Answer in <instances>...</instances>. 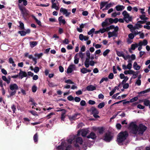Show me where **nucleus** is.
<instances>
[{"label":"nucleus","instance_id":"obj_1","mask_svg":"<svg viewBox=\"0 0 150 150\" xmlns=\"http://www.w3.org/2000/svg\"><path fill=\"white\" fill-rule=\"evenodd\" d=\"M128 132L125 131L120 132L117 136V141L119 145H122L123 142L126 139L128 136Z\"/></svg>","mask_w":150,"mask_h":150},{"label":"nucleus","instance_id":"obj_2","mask_svg":"<svg viewBox=\"0 0 150 150\" xmlns=\"http://www.w3.org/2000/svg\"><path fill=\"white\" fill-rule=\"evenodd\" d=\"M9 88L8 89V91L9 96H8V97H11L16 94L17 90L18 89V87L16 83H11L9 86Z\"/></svg>","mask_w":150,"mask_h":150},{"label":"nucleus","instance_id":"obj_3","mask_svg":"<svg viewBox=\"0 0 150 150\" xmlns=\"http://www.w3.org/2000/svg\"><path fill=\"white\" fill-rule=\"evenodd\" d=\"M122 14L124 16L123 19H118V21L121 23L124 22V20L127 23H128L129 21H132V17L130 16L129 14L125 10L122 13Z\"/></svg>","mask_w":150,"mask_h":150},{"label":"nucleus","instance_id":"obj_4","mask_svg":"<svg viewBox=\"0 0 150 150\" xmlns=\"http://www.w3.org/2000/svg\"><path fill=\"white\" fill-rule=\"evenodd\" d=\"M87 111L88 112H90L91 114H93V117L95 118L100 117V116L98 115L99 113V111L94 107L92 106L89 110H87Z\"/></svg>","mask_w":150,"mask_h":150},{"label":"nucleus","instance_id":"obj_5","mask_svg":"<svg viewBox=\"0 0 150 150\" xmlns=\"http://www.w3.org/2000/svg\"><path fill=\"white\" fill-rule=\"evenodd\" d=\"M129 127L132 128V132L134 134H136L138 132V126L133 122L129 124Z\"/></svg>","mask_w":150,"mask_h":150},{"label":"nucleus","instance_id":"obj_6","mask_svg":"<svg viewBox=\"0 0 150 150\" xmlns=\"http://www.w3.org/2000/svg\"><path fill=\"white\" fill-rule=\"evenodd\" d=\"M18 6L19 9L21 11V14L23 16L27 17L29 15V11L25 8L22 5H20L19 4H18Z\"/></svg>","mask_w":150,"mask_h":150},{"label":"nucleus","instance_id":"obj_7","mask_svg":"<svg viewBox=\"0 0 150 150\" xmlns=\"http://www.w3.org/2000/svg\"><path fill=\"white\" fill-rule=\"evenodd\" d=\"M112 138L110 132H107L104 134L103 139L106 142H109L112 139Z\"/></svg>","mask_w":150,"mask_h":150},{"label":"nucleus","instance_id":"obj_8","mask_svg":"<svg viewBox=\"0 0 150 150\" xmlns=\"http://www.w3.org/2000/svg\"><path fill=\"white\" fill-rule=\"evenodd\" d=\"M147 128L146 127L142 124H140L138 126L139 134H143Z\"/></svg>","mask_w":150,"mask_h":150},{"label":"nucleus","instance_id":"obj_9","mask_svg":"<svg viewBox=\"0 0 150 150\" xmlns=\"http://www.w3.org/2000/svg\"><path fill=\"white\" fill-rule=\"evenodd\" d=\"M20 71L19 73V76H20V78L22 79L24 77H26L27 76V74L26 72L23 71L21 69L20 70Z\"/></svg>","mask_w":150,"mask_h":150},{"label":"nucleus","instance_id":"obj_10","mask_svg":"<svg viewBox=\"0 0 150 150\" xmlns=\"http://www.w3.org/2000/svg\"><path fill=\"white\" fill-rule=\"evenodd\" d=\"M75 65L74 64H71L69 65L67 70V73H70L72 72L73 71V69H75Z\"/></svg>","mask_w":150,"mask_h":150},{"label":"nucleus","instance_id":"obj_11","mask_svg":"<svg viewBox=\"0 0 150 150\" xmlns=\"http://www.w3.org/2000/svg\"><path fill=\"white\" fill-rule=\"evenodd\" d=\"M80 115V114L79 113H76L72 116H69L68 117L71 121H72L76 119L77 115Z\"/></svg>","mask_w":150,"mask_h":150},{"label":"nucleus","instance_id":"obj_12","mask_svg":"<svg viewBox=\"0 0 150 150\" xmlns=\"http://www.w3.org/2000/svg\"><path fill=\"white\" fill-rule=\"evenodd\" d=\"M97 137L96 134L93 132H92L90 134L87 136L88 139L91 138L93 139H95Z\"/></svg>","mask_w":150,"mask_h":150},{"label":"nucleus","instance_id":"obj_13","mask_svg":"<svg viewBox=\"0 0 150 150\" xmlns=\"http://www.w3.org/2000/svg\"><path fill=\"white\" fill-rule=\"evenodd\" d=\"M66 146V143L65 142H62L60 145L57 146V149L59 150L63 149Z\"/></svg>","mask_w":150,"mask_h":150},{"label":"nucleus","instance_id":"obj_14","mask_svg":"<svg viewBox=\"0 0 150 150\" xmlns=\"http://www.w3.org/2000/svg\"><path fill=\"white\" fill-rule=\"evenodd\" d=\"M86 89L89 91H91L96 89V87L92 85H90L86 87Z\"/></svg>","mask_w":150,"mask_h":150},{"label":"nucleus","instance_id":"obj_15","mask_svg":"<svg viewBox=\"0 0 150 150\" xmlns=\"http://www.w3.org/2000/svg\"><path fill=\"white\" fill-rule=\"evenodd\" d=\"M89 130L88 129H82V130L81 135L83 137H86L87 134L88 133Z\"/></svg>","mask_w":150,"mask_h":150},{"label":"nucleus","instance_id":"obj_16","mask_svg":"<svg viewBox=\"0 0 150 150\" xmlns=\"http://www.w3.org/2000/svg\"><path fill=\"white\" fill-rule=\"evenodd\" d=\"M108 18L106 19L102 23V26L103 27L107 26L110 24L108 22Z\"/></svg>","mask_w":150,"mask_h":150},{"label":"nucleus","instance_id":"obj_17","mask_svg":"<svg viewBox=\"0 0 150 150\" xmlns=\"http://www.w3.org/2000/svg\"><path fill=\"white\" fill-rule=\"evenodd\" d=\"M115 8L117 11H121L125 8V7L122 5H118L115 7Z\"/></svg>","mask_w":150,"mask_h":150},{"label":"nucleus","instance_id":"obj_18","mask_svg":"<svg viewBox=\"0 0 150 150\" xmlns=\"http://www.w3.org/2000/svg\"><path fill=\"white\" fill-rule=\"evenodd\" d=\"M118 30L119 27L118 26H115V28H114V30L112 32L113 34V35H114V36L115 37H117V32Z\"/></svg>","mask_w":150,"mask_h":150},{"label":"nucleus","instance_id":"obj_19","mask_svg":"<svg viewBox=\"0 0 150 150\" xmlns=\"http://www.w3.org/2000/svg\"><path fill=\"white\" fill-rule=\"evenodd\" d=\"M63 17L62 16H61L58 18L59 23L60 24H61V23H63V24H64L66 23V21L64 19H62Z\"/></svg>","mask_w":150,"mask_h":150},{"label":"nucleus","instance_id":"obj_20","mask_svg":"<svg viewBox=\"0 0 150 150\" xmlns=\"http://www.w3.org/2000/svg\"><path fill=\"white\" fill-rule=\"evenodd\" d=\"M133 67L134 69L136 70H139L140 68V67L137 64V63L136 62H134L133 65Z\"/></svg>","mask_w":150,"mask_h":150},{"label":"nucleus","instance_id":"obj_21","mask_svg":"<svg viewBox=\"0 0 150 150\" xmlns=\"http://www.w3.org/2000/svg\"><path fill=\"white\" fill-rule=\"evenodd\" d=\"M76 142L79 143L80 144H82L83 141L81 137H78L76 139Z\"/></svg>","mask_w":150,"mask_h":150},{"label":"nucleus","instance_id":"obj_22","mask_svg":"<svg viewBox=\"0 0 150 150\" xmlns=\"http://www.w3.org/2000/svg\"><path fill=\"white\" fill-rule=\"evenodd\" d=\"M18 23L19 24V25L18 27L20 28L19 29L22 30H24L25 28L23 23L21 21H19Z\"/></svg>","mask_w":150,"mask_h":150},{"label":"nucleus","instance_id":"obj_23","mask_svg":"<svg viewBox=\"0 0 150 150\" xmlns=\"http://www.w3.org/2000/svg\"><path fill=\"white\" fill-rule=\"evenodd\" d=\"M150 91V88H148L146 90L139 92L138 93V94L139 95H141L142 94H144V93H148Z\"/></svg>","mask_w":150,"mask_h":150},{"label":"nucleus","instance_id":"obj_24","mask_svg":"<svg viewBox=\"0 0 150 150\" xmlns=\"http://www.w3.org/2000/svg\"><path fill=\"white\" fill-rule=\"evenodd\" d=\"M38 44L36 41H32L30 42V45L31 48H33L36 46Z\"/></svg>","mask_w":150,"mask_h":150},{"label":"nucleus","instance_id":"obj_25","mask_svg":"<svg viewBox=\"0 0 150 150\" xmlns=\"http://www.w3.org/2000/svg\"><path fill=\"white\" fill-rule=\"evenodd\" d=\"M96 130H98V132L100 134L103 133L104 131V129L103 127H98Z\"/></svg>","mask_w":150,"mask_h":150},{"label":"nucleus","instance_id":"obj_26","mask_svg":"<svg viewBox=\"0 0 150 150\" xmlns=\"http://www.w3.org/2000/svg\"><path fill=\"white\" fill-rule=\"evenodd\" d=\"M142 25H141L139 23H137L135 24L134 26V29L135 30L136 29H138L139 28H142Z\"/></svg>","mask_w":150,"mask_h":150},{"label":"nucleus","instance_id":"obj_27","mask_svg":"<svg viewBox=\"0 0 150 150\" xmlns=\"http://www.w3.org/2000/svg\"><path fill=\"white\" fill-rule=\"evenodd\" d=\"M116 53L117 55L119 57H124V55L123 52L122 51H119L117 50L116 51Z\"/></svg>","mask_w":150,"mask_h":150},{"label":"nucleus","instance_id":"obj_28","mask_svg":"<svg viewBox=\"0 0 150 150\" xmlns=\"http://www.w3.org/2000/svg\"><path fill=\"white\" fill-rule=\"evenodd\" d=\"M144 104L146 106H148L150 103V101L149 100L145 99L144 100Z\"/></svg>","mask_w":150,"mask_h":150},{"label":"nucleus","instance_id":"obj_29","mask_svg":"<svg viewBox=\"0 0 150 150\" xmlns=\"http://www.w3.org/2000/svg\"><path fill=\"white\" fill-rule=\"evenodd\" d=\"M138 45L137 43L133 44L131 45V49L132 50H134L136 47H137Z\"/></svg>","mask_w":150,"mask_h":150},{"label":"nucleus","instance_id":"obj_30","mask_svg":"<svg viewBox=\"0 0 150 150\" xmlns=\"http://www.w3.org/2000/svg\"><path fill=\"white\" fill-rule=\"evenodd\" d=\"M78 53L76 54L75 55L74 57V63L76 64H78V63H79V58H77L76 57V56L78 55Z\"/></svg>","mask_w":150,"mask_h":150},{"label":"nucleus","instance_id":"obj_31","mask_svg":"<svg viewBox=\"0 0 150 150\" xmlns=\"http://www.w3.org/2000/svg\"><path fill=\"white\" fill-rule=\"evenodd\" d=\"M139 18L141 20L146 21L148 19L147 17L145 16V14H142V15H140Z\"/></svg>","mask_w":150,"mask_h":150},{"label":"nucleus","instance_id":"obj_32","mask_svg":"<svg viewBox=\"0 0 150 150\" xmlns=\"http://www.w3.org/2000/svg\"><path fill=\"white\" fill-rule=\"evenodd\" d=\"M18 2L20 4L23 2V4L25 6H26L28 4V2L26 0H18Z\"/></svg>","mask_w":150,"mask_h":150},{"label":"nucleus","instance_id":"obj_33","mask_svg":"<svg viewBox=\"0 0 150 150\" xmlns=\"http://www.w3.org/2000/svg\"><path fill=\"white\" fill-rule=\"evenodd\" d=\"M18 33L20 34L21 36H25L26 35L25 31L23 30L18 31Z\"/></svg>","mask_w":150,"mask_h":150},{"label":"nucleus","instance_id":"obj_34","mask_svg":"<svg viewBox=\"0 0 150 150\" xmlns=\"http://www.w3.org/2000/svg\"><path fill=\"white\" fill-rule=\"evenodd\" d=\"M108 3L107 1L102 2L100 4V9H102Z\"/></svg>","mask_w":150,"mask_h":150},{"label":"nucleus","instance_id":"obj_35","mask_svg":"<svg viewBox=\"0 0 150 150\" xmlns=\"http://www.w3.org/2000/svg\"><path fill=\"white\" fill-rule=\"evenodd\" d=\"M38 136L37 133H35L33 136V139L35 142H36L38 141Z\"/></svg>","mask_w":150,"mask_h":150},{"label":"nucleus","instance_id":"obj_36","mask_svg":"<svg viewBox=\"0 0 150 150\" xmlns=\"http://www.w3.org/2000/svg\"><path fill=\"white\" fill-rule=\"evenodd\" d=\"M105 105V103L104 102H103L100 103L98 105V108L101 109Z\"/></svg>","mask_w":150,"mask_h":150},{"label":"nucleus","instance_id":"obj_37","mask_svg":"<svg viewBox=\"0 0 150 150\" xmlns=\"http://www.w3.org/2000/svg\"><path fill=\"white\" fill-rule=\"evenodd\" d=\"M110 52V50L108 49L105 50L103 53V55L104 57H105Z\"/></svg>","mask_w":150,"mask_h":150},{"label":"nucleus","instance_id":"obj_38","mask_svg":"<svg viewBox=\"0 0 150 150\" xmlns=\"http://www.w3.org/2000/svg\"><path fill=\"white\" fill-rule=\"evenodd\" d=\"M67 10L65 8H61L60 10V12L63 13V14H65L67 13Z\"/></svg>","mask_w":150,"mask_h":150},{"label":"nucleus","instance_id":"obj_39","mask_svg":"<svg viewBox=\"0 0 150 150\" xmlns=\"http://www.w3.org/2000/svg\"><path fill=\"white\" fill-rule=\"evenodd\" d=\"M138 99V98L137 97H135L134 98L131 99L130 100V102L131 103L134 102L135 101H137Z\"/></svg>","mask_w":150,"mask_h":150},{"label":"nucleus","instance_id":"obj_40","mask_svg":"<svg viewBox=\"0 0 150 150\" xmlns=\"http://www.w3.org/2000/svg\"><path fill=\"white\" fill-rule=\"evenodd\" d=\"M29 112H30L32 115L34 116H38V115L37 114V112L33 110H30L29 111Z\"/></svg>","mask_w":150,"mask_h":150},{"label":"nucleus","instance_id":"obj_41","mask_svg":"<svg viewBox=\"0 0 150 150\" xmlns=\"http://www.w3.org/2000/svg\"><path fill=\"white\" fill-rule=\"evenodd\" d=\"M114 4V3H113L112 4L109 3L107 4L105 6V9H108L111 6H112Z\"/></svg>","mask_w":150,"mask_h":150},{"label":"nucleus","instance_id":"obj_42","mask_svg":"<svg viewBox=\"0 0 150 150\" xmlns=\"http://www.w3.org/2000/svg\"><path fill=\"white\" fill-rule=\"evenodd\" d=\"M64 81L66 83H68L70 84H74V82H73L71 80L69 79L66 80L65 81Z\"/></svg>","mask_w":150,"mask_h":150},{"label":"nucleus","instance_id":"obj_43","mask_svg":"<svg viewBox=\"0 0 150 150\" xmlns=\"http://www.w3.org/2000/svg\"><path fill=\"white\" fill-rule=\"evenodd\" d=\"M48 86L51 87H52L54 86H56V85H54V84L53 83V82H50V81H48Z\"/></svg>","mask_w":150,"mask_h":150},{"label":"nucleus","instance_id":"obj_44","mask_svg":"<svg viewBox=\"0 0 150 150\" xmlns=\"http://www.w3.org/2000/svg\"><path fill=\"white\" fill-rule=\"evenodd\" d=\"M66 112H62L61 114V119L62 120L64 121L65 118V115L66 114Z\"/></svg>","mask_w":150,"mask_h":150},{"label":"nucleus","instance_id":"obj_45","mask_svg":"<svg viewBox=\"0 0 150 150\" xmlns=\"http://www.w3.org/2000/svg\"><path fill=\"white\" fill-rule=\"evenodd\" d=\"M32 91L34 93L36 92L37 90V87L35 85H33L32 87Z\"/></svg>","mask_w":150,"mask_h":150},{"label":"nucleus","instance_id":"obj_46","mask_svg":"<svg viewBox=\"0 0 150 150\" xmlns=\"http://www.w3.org/2000/svg\"><path fill=\"white\" fill-rule=\"evenodd\" d=\"M43 54L42 53H41L39 54L35 53V56L36 57H38V59L40 58L43 55Z\"/></svg>","mask_w":150,"mask_h":150},{"label":"nucleus","instance_id":"obj_47","mask_svg":"<svg viewBox=\"0 0 150 150\" xmlns=\"http://www.w3.org/2000/svg\"><path fill=\"white\" fill-rule=\"evenodd\" d=\"M95 29L94 28L91 29L89 32L88 33V35H90L93 34L95 31Z\"/></svg>","mask_w":150,"mask_h":150},{"label":"nucleus","instance_id":"obj_48","mask_svg":"<svg viewBox=\"0 0 150 150\" xmlns=\"http://www.w3.org/2000/svg\"><path fill=\"white\" fill-rule=\"evenodd\" d=\"M81 71L83 74H86L87 73V69L83 68L81 69Z\"/></svg>","mask_w":150,"mask_h":150},{"label":"nucleus","instance_id":"obj_49","mask_svg":"<svg viewBox=\"0 0 150 150\" xmlns=\"http://www.w3.org/2000/svg\"><path fill=\"white\" fill-rule=\"evenodd\" d=\"M135 37L134 35L133 34L131 33L129 34L128 37L130 39H133Z\"/></svg>","mask_w":150,"mask_h":150},{"label":"nucleus","instance_id":"obj_50","mask_svg":"<svg viewBox=\"0 0 150 150\" xmlns=\"http://www.w3.org/2000/svg\"><path fill=\"white\" fill-rule=\"evenodd\" d=\"M40 69L38 67H35L33 71H34V72L36 73H37L39 72V71Z\"/></svg>","mask_w":150,"mask_h":150},{"label":"nucleus","instance_id":"obj_51","mask_svg":"<svg viewBox=\"0 0 150 150\" xmlns=\"http://www.w3.org/2000/svg\"><path fill=\"white\" fill-rule=\"evenodd\" d=\"M128 79V78L127 76H126L124 78V79L122 81V84H123L125 83Z\"/></svg>","mask_w":150,"mask_h":150},{"label":"nucleus","instance_id":"obj_52","mask_svg":"<svg viewBox=\"0 0 150 150\" xmlns=\"http://www.w3.org/2000/svg\"><path fill=\"white\" fill-rule=\"evenodd\" d=\"M79 55L81 59H83L84 57V54L82 53L81 52H79Z\"/></svg>","mask_w":150,"mask_h":150},{"label":"nucleus","instance_id":"obj_53","mask_svg":"<svg viewBox=\"0 0 150 150\" xmlns=\"http://www.w3.org/2000/svg\"><path fill=\"white\" fill-rule=\"evenodd\" d=\"M137 108L140 109H143L145 107L141 104H139L137 105Z\"/></svg>","mask_w":150,"mask_h":150},{"label":"nucleus","instance_id":"obj_54","mask_svg":"<svg viewBox=\"0 0 150 150\" xmlns=\"http://www.w3.org/2000/svg\"><path fill=\"white\" fill-rule=\"evenodd\" d=\"M108 78L110 79H112L114 78V75L112 73H110L108 76Z\"/></svg>","mask_w":150,"mask_h":150},{"label":"nucleus","instance_id":"obj_55","mask_svg":"<svg viewBox=\"0 0 150 150\" xmlns=\"http://www.w3.org/2000/svg\"><path fill=\"white\" fill-rule=\"evenodd\" d=\"M67 99L69 101H72L74 99V98L72 96L70 95L67 97Z\"/></svg>","mask_w":150,"mask_h":150},{"label":"nucleus","instance_id":"obj_56","mask_svg":"<svg viewBox=\"0 0 150 150\" xmlns=\"http://www.w3.org/2000/svg\"><path fill=\"white\" fill-rule=\"evenodd\" d=\"M75 101L76 102H79L81 100V98L79 97H76L74 98Z\"/></svg>","mask_w":150,"mask_h":150},{"label":"nucleus","instance_id":"obj_57","mask_svg":"<svg viewBox=\"0 0 150 150\" xmlns=\"http://www.w3.org/2000/svg\"><path fill=\"white\" fill-rule=\"evenodd\" d=\"M116 127L118 129L120 130L121 129L122 126L120 124L117 123L116 125Z\"/></svg>","mask_w":150,"mask_h":150},{"label":"nucleus","instance_id":"obj_58","mask_svg":"<svg viewBox=\"0 0 150 150\" xmlns=\"http://www.w3.org/2000/svg\"><path fill=\"white\" fill-rule=\"evenodd\" d=\"M88 103L90 105H93L96 103V102L94 100H90L88 101Z\"/></svg>","mask_w":150,"mask_h":150},{"label":"nucleus","instance_id":"obj_59","mask_svg":"<svg viewBox=\"0 0 150 150\" xmlns=\"http://www.w3.org/2000/svg\"><path fill=\"white\" fill-rule=\"evenodd\" d=\"M80 105L82 106H84L86 105V103L85 101L82 100L80 103Z\"/></svg>","mask_w":150,"mask_h":150},{"label":"nucleus","instance_id":"obj_60","mask_svg":"<svg viewBox=\"0 0 150 150\" xmlns=\"http://www.w3.org/2000/svg\"><path fill=\"white\" fill-rule=\"evenodd\" d=\"M84 36L82 34H80L79 35V39L81 41H82L84 39Z\"/></svg>","mask_w":150,"mask_h":150},{"label":"nucleus","instance_id":"obj_61","mask_svg":"<svg viewBox=\"0 0 150 150\" xmlns=\"http://www.w3.org/2000/svg\"><path fill=\"white\" fill-rule=\"evenodd\" d=\"M123 88L124 89H127L129 87V84L128 83H125L123 86Z\"/></svg>","mask_w":150,"mask_h":150},{"label":"nucleus","instance_id":"obj_62","mask_svg":"<svg viewBox=\"0 0 150 150\" xmlns=\"http://www.w3.org/2000/svg\"><path fill=\"white\" fill-rule=\"evenodd\" d=\"M108 37L109 38H110L111 37L114 36V35H113V34L111 32H109L108 33Z\"/></svg>","mask_w":150,"mask_h":150},{"label":"nucleus","instance_id":"obj_63","mask_svg":"<svg viewBox=\"0 0 150 150\" xmlns=\"http://www.w3.org/2000/svg\"><path fill=\"white\" fill-rule=\"evenodd\" d=\"M11 108L12 109V110L13 112L15 113L16 110V106L14 105H12Z\"/></svg>","mask_w":150,"mask_h":150},{"label":"nucleus","instance_id":"obj_64","mask_svg":"<svg viewBox=\"0 0 150 150\" xmlns=\"http://www.w3.org/2000/svg\"><path fill=\"white\" fill-rule=\"evenodd\" d=\"M141 80L140 79H138L136 82V84H137L138 86H139L141 85Z\"/></svg>","mask_w":150,"mask_h":150}]
</instances>
